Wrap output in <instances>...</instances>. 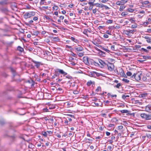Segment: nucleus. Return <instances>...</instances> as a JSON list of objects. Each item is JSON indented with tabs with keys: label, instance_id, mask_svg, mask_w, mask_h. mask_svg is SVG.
I'll list each match as a JSON object with an SVG mask.
<instances>
[{
	"label": "nucleus",
	"instance_id": "nucleus-5",
	"mask_svg": "<svg viewBox=\"0 0 151 151\" xmlns=\"http://www.w3.org/2000/svg\"><path fill=\"white\" fill-rule=\"evenodd\" d=\"M106 66L108 67V69L110 71H112L113 70L114 68V66L113 64L111 63H109L108 64H106Z\"/></svg>",
	"mask_w": 151,
	"mask_h": 151
},
{
	"label": "nucleus",
	"instance_id": "nucleus-3",
	"mask_svg": "<svg viewBox=\"0 0 151 151\" xmlns=\"http://www.w3.org/2000/svg\"><path fill=\"white\" fill-rule=\"evenodd\" d=\"M140 116L145 120L151 119V115L150 114H147L144 113H142L140 114Z\"/></svg>",
	"mask_w": 151,
	"mask_h": 151
},
{
	"label": "nucleus",
	"instance_id": "nucleus-53",
	"mask_svg": "<svg viewBox=\"0 0 151 151\" xmlns=\"http://www.w3.org/2000/svg\"><path fill=\"white\" fill-rule=\"evenodd\" d=\"M121 85L120 83H119L117 84L116 86V87L117 88H119V87L121 86Z\"/></svg>",
	"mask_w": 151,
	"mask_h": 151
},
{
	"label": "nucleus",
	"instance_id": "nucleus-51",
	"mask_svg": "<svg viewBox=\"0 0 151 151\" xmlns=\"http://www.w3.org/2000/svg\"><path fill=\"white\" fill-rule=\"evenodd\" d=\"M135 101V104L139 103V105H141L142 104V103L141 102H140L139 100H136Z\"/></svg>",
	"mask_w": 151,
	"mask_h": 151
},
{
	"label": "nucleus",
	"instance_id": "nucleus-8",
	"mask_svg": "<svg viewBox=\"0 0 151 151\" xmlns=\"http://www.w3.org/2000/svg\"><path fill=\"white\" fill-rule=\"evenodd\" d=\"M120 111L122 113H127V114H129L130 115H134V113H129L130 111H129L127 110H121Z\"/></svg>",
	"mask_w": 151,
	"mask_h": 151
},
{
	"label": "nucleus",
	"instance_id": "nucleus-18",
	"mask_svg": "<svg viewBox=\"0 0 151 151\" xmlns=\"http://www.w3.org/2000/svg\"><path fill=\"white\" fill-rule=\"evenodd\" d=\"M95 72L93 71L92 72H90L89 73V75L91 77H95Z\"/></svg>",
	"mask_w": 151,
	"mask_h": 151
},
{
	"label": "nucleus",
	"instance_id": "nucleus-37",
	"mask_svg": "<svg viewBox=\"0 0 151 151\" xmlns=\"http://www.w3.org/2000/svg\"><path fill=\"white\" fill-rule=\"evenodd\" d=\"M107 95L108 96H111L112 97H116V95L115 94V95H111V94H110V93H108L107 94Z\"/></svg>",
	"mask_w": 151,
	"mask_h": 151
},
{
	"label": "nucleus",
	"instance_id": "nucleus-46",
	"mask_svg": "<svg viewBox=\"0 0 151 151\" xmlns=\"http://www.w3.org/2000/svg\"><path fill=\"white\" fill-rule=\"evenodd\" d=\"M101 89V87L100 86H98L97 88L96 89V91L98 92Z\"/></svg>",
	"mask_w": 151,
	"mask_h": 151
},
{
	"label": "nucleus",
	"instance_id": "nucleus-9",
	"mask_svg": "<svg viewBox=\"0 0 151 151\" xmlns=\"http://www.w3.org/2000/svg\"><path fill=\"white\" fill-rule=\"evenodd\" d=\"M98 61H99V63L101 64V66H100L101 67L103 68L106 65V63L105 62H104V61H103L102 60L99 59L98 60Z\"/></svg>",
	"mask_w": 151,
	"mask_h": 151
},
{
	"label": "nucleus",
	"instance_id": "nucleus-58",
	"mask_svg": "<svg viewBox=\"0 0 151 151\" xmlns=\"http://www.w3.org/2000/svg\"><path fill=\"white\" fill-rule=\"evenodd\" d=\"M103 37L105 38H108L109 36L108 35H107V34H104L103 35Z\"/></svg>",
	"mask_w": 151,
	"mask_h": 151
},
{
	"label": "nucleus",
	"instance_id": "nucleus-29",
	"mask_svg": "<svg viewBox=\"0 0 151 151\" xmlns=\"http://www.w3.org/2000/svg\"><path fill=\"white\" fill-rule=\"evenodd\" d=\"M94 6H96V7L101 8V4L99 3H95L94 4Z\"/></svg>",
	"mask_w": 151,
	"mask_h": 151
},
{
	"label": "nucleus",
	"instance_id": "nucleus-45",
	"mask_svg": "<svg viewBox=\"0 0 151 151\" xmlns=\"http://www.w3.org/2000/svg\"><path fill=\"white\" fill-rule=\"evenodd\" d=\"M127 75L128 76H130L132 75V73L131 72L129 71L127 72L126 73Z\"/></svg>",
	"mask_w": 151,
	"mask_h": 151
},
{
	"label": "nucleus",
	"instance_id": "nucleus-32",
	"mask_svg": "<svg viewBox=\"0 0 151 151\" xmlns=\"http://www.w3.org/2000/svg\"><path fill=\"white\" fill-rule=\"evenodd\" d=\"M113 21L111 19L108 20L106 22L107 24H111L112 23Z\"/></svg>",
	"mask_w": 151,
	"mask_h": 151
},
{
	"label": "nucleus",
	"instance_id": "nucleus-17",
	"mask_svg": "<svg viewBox=\"0 0 151 151\" xmlns=\"http://www.w3.org/2000/svg\"><path fill=\"white\" fill-rule=\"evenodd\" d=\"M52 41L58 42L60 40V39L58 37H52Z\"/></svg>",
	"mask_w": 151,
	"mask_h": 151
},
{
	"label": "nucleus",
	"instance_id": "nucleus-6",
	"mask_svg": "<svg viewBox=\"0 0 151 151\" xmlns=\"http://www.w3.org/2000/svg\"><path fill=\"white\" fill-rule=\"evenodd\" d=\"M31 60L32 62L35 64V65L37 68H38L40 67L41 64V62L36 61L33 59H32Z\"/></svg>",
	"mask_w": 151,
	"mask_h": 151
},
{
	"label": "nucleus",
	"instance_id": "nucleus-52",
	"mask_svg": "<svg viewBox=\"0 0 151 151\" xmlns=\"http://www.w3.org/2000/svg\"><path fill=\"white\" fill-rule=\"evenodd\" d=\"M116 4L117 5H120L122 4V3L120 2V1H117L116 3Z\"/></svg>",
	"mask_w": 151,
	"mask_h": 151
},
{
	"label": "nucleus",
	"instance_id": "nucleus-14",
	"mask_svg": "<svg viewBox=\"0 0 151 151\" xmlns=\"http://www.w3.org/2000/svg\"><path fill=\"white\" fill-rule=\"evenodd\" d=\"M139 50L140 51L143 52H145L147 53H148L149 52V50H147V49H146L145 48H142L141 49H140Z\"/></svg>",
	"mask_w": 151,
	"mask_h": 151
},
{
	"label": "nucleus",
	"instance_id": "nucleus-31",
	"mask_svg": "<svg viewBox=\"0 0 151 151\" xmlns=\"http://www.w3.org/2000/svg\"><path fill=\"white\" fill-rule=\"evenodd\" d=\"M122 81L127 83H128L129 81L128 80L125 78H123Z\"/></svg>",
	"mask_w": 151,
	"mask_h": 151
},
{
	"label": "nucleus",
	"instance_id": "nucleus-25",
	"mask_svg": "<svg viewBox=\"0 0 151 151\" xmlns=\"http://www.w3.org/2000/svg\"><path fill=\"white\" fill-rule=\"evenodd\" d=\"M84 52H77V54L79 57H82L84 55Z\"/></svg>",
	"mask_w": 151,
	"mask_h": 151
},
{
	"label": "nucleus",
	"instance_id": "nucleus-21",
	"mask_svg": "<svg viewBox=\"0 0 151 151\" xmlns=\"http://www.w3.org/2000/svg\"><path fill=\"white\" fill-rule=\"evenodd\" d=\"M94 82H92L91 81H88L87 83V85L88 86H90L92 84H94Z\"/></svg>",
	"mask_w": 151,
	"mask_h": 151
},
{
	"label": "nucleus",
	"instance_id": "nucleus-44",
	"mask_svg": "<svg viewBox=\"0 0 151 151\" xmlns=\"http://www.w3.org/2000/svg\"><path fill=\"white\" fill-rule=\"evenodd\" d=\"M128 14L127 12H123L121 14V15L122 16H124Z\"/></svg>",
	"mask_w": 151,
	"mask_h": 151
},
{
	"label": "nucleus",
	"instance_id": "nucleus-43",
	"mask_svg": "<svg viewBox=\"0 0 151 151\" xmlns=\"http://www.w3.org/2000/svg\"><path fill=\"white\" fill-rule=\"evenodd\" d=\"M95 76L99 77L101 75V74L95 72Z\"/></svg>",
	"mask_w": 151,
	"mask_h": 151
},
{
	"label": "nucleus",
	"instance_id": "nucleus-26",
	"mask_svg": "<svg viewBox=\"0 0 151 151\" xmlns=\"http://www.w3.org/2000/svg\"><path fill=\"white\" fill-rule=\"evenodd\" d=\"M128 30L130 35L131 34H133L134 32L136 31V30L134 29Z\"/></svg>",
	"mask_w": 151,
	"mask_h": 151
},
{
	"label": "nucleus",
	"instance_id": "nucleus-23",
	"mask_svg": "<svg viewBox=\"0 0 151 151\" xmlns=\"http://www.w3.org/2000/svg\"><path fill=\"white\" fill-rule=\"evenodd\" d=\"M126 7V6H121L120 7V8L119 9V10L121 11V12H122L123 11V9L125 8Z\"/></svg>",
	"mask_w": 151,
	"mask_h": 151
},
{
	"label": "nucleus",
	"instance_id": "nucleus-22",
	"mask_svg": "<svg viewBox=\"0 0 151 151\" xmlns=\"http://www.w3.org/2000/svg\"><path fill=\"white\" fill-rule=\"evenodd\" d=\"M141 4L142 5L145 4V5H147L149 4L150 2L148 1H143L141 3Z\"/></svg>",
	"mask_w": 151,
	"mask_h": 151
},
{
	"label": "nucleus",
	"instance_id": "nucleus-11",
	"mask_svg": "<svg viewBox=\"0 0 151 151\" xmlns=\"http://www.w3.org/2000/svg\"><path fill=\"white\" fill-rule=\"evenodd\" d=\"M145 111L147 112H149L151 110V104H149L145 107Z\"/></svg>",
	"mask_w": 151,
	"mask_h": 151
},
{
	"label": "nucleus",
	"instance_id": "nucleus-48",
	"mask_svg": "<svg viewBox=\"0 0 151 151\" xmlns=\"http://www.w3.org/2000/svg\"><path fill=\"white\" fill-rule=\"evenodd\" d=\"M137 27V24H133L132 25L131 27L132 28H136Z\"/></svg>",
	"mask_w": 151,
	"mask_h": 151
},
{
	"label": "nucleus",
	"instance_id": "nucleus-57",
	"mask_svg": "<svg viewBox=\"0 0 151 151\" xmlns=\"http://www.w3.org/2000/svg\"><path fill=\"white\" fill-rule=\"evenodd\" d=\"M111 49L113 50H114V45H112L111 47Z\"/></svg>",
	"mask_w": 151,
	"mask_h": 151
},
{
	"label": "nucleus",
	"instance_id": "nucleus-4",
	"mask_svg": "<svg viewBox=\"0 0 151 151\" xmlns=\"http://www.w3.org/2000/svg\"><path fill=\"white\" fill-rule=\"evenodd\" d=\"M35 13L34 12H30L25 13L24 15V17L25 19L30 18L32 16H34L35 15Z\"/></svg>",
	"mask_w": 151,
	"mask_h": 151
},
{
	"label": "nucleus",
	"instance_id": "nucleus-42",
	"mask_svg": "<svg viewBox=\"0 0 151 151\" xmlns=\"http://www.w3.org/2000/svg\"><path fill=\"white\" fill-rule=\"evenodd\" d=\"M145 135H146V137L148 138L149 139L151 138V134H149L146 133Z\"/></svg>",
	"mask_w": 151,
	"mask_h": 151
},
{
	"label": "nucleus",
	"instance_id": "nucleus-41",
	"mask_svg": "<svg viewBox=\"0 0 151 151\" xmlns=\"http://www.w3.org/2000/svg\"><path fill=\"white\" fill-rule=\"evenodd\" d=\"M47 132H42V134L44 136L46 137L47 136Z\"/></svg>",
	"mask_w": 151,
	"mask_h": 151
},
{
	"label": "nucleus",
	"instance_id": "nucleus-28",
	"mask_svg": "<svg viewBox=\"0 0 151 151\" xmlns=\"http://www.w3.org/2000/svg\"><path fill=\"white\" fill-rule=\"evenodd\" d=\"M129 97V95H123L122 96V98L124 99H125L127 97Z\"/></svg>",
	"mask_w": 151,
	"mask_h": 151
},
{
	"label": "nucleus",
	"instance_id": "nucleus-56",
	"mask_svg": "<svg viewBox=\"0 0 151 151\" xmlns=\"http://www.w3.org/2000/svg\"><path fill=\"white\" fill-rule=\"evenodd\" d=\"M129 21H131L132 23H134L135 21L133 20V19L132 18H131L130 19Z\"/></svg>",
	"mask_w": 151,
	"mask_h": 151
},
{
	"label": "nucleus",
	"instance_id": "nucleus-24",
	"mask_svg": "<svg viewBox=\"0 0 151 151\" xmlns=\"http://www.w3.org/2000/svg\"><path fill=\"white\" fill-rule=\"evenodd\" d=\"M16 137L14 135H12L10 136V138L12 140V141H14Z\"/></svg>",
	"mask_w": 151,
	"mask_h": 151
},
{
	"label": "nucleus",
	"instance_id": "nucleus-30",
	"mask_svg": "<svg viewBox=\"0 0 151 151\" xmlns=\"http://www.w3.org/2000/svg\"><path fill=\"white\" fill-rule=\"evenodd\" d=\"M124 33L126 35H127L128 36L130 35L128 30H124Z\"/></svg>",
	"mask_w": 151,
	"mask_h": 151
},
{
	"label": "nucleus",
	"instance_id": "nucleus-61",
	"mask_svg": "<svg viewBox=\"0 0 151 151\" xmlns=\"http://www.w3.org/2000/svg\"><path fill=\"white\" fill-rule=\"evenodd\" d=\"M2 75L3 76L5 77H6L7 76V75L5 73H3Z\"/></svg>",
	"mask_w": 151,
	"mask_h": 151
},
{
	"label": "nucleus",
	"instance_id": "nucleus-10",
	"mask_svg": "<svg viewBox=\"0 0 151 151\" xmlns=\"http://www.w3.org/2000/svg\"><path fill=\"white\" fill-rule=\"evenodd\" d=\"M74 49L77 51L78 52L79 51H81L83 50V48L81 46H79V47H77V46H76L75 47Z\"/></svg>",
	"mask_w": 151,
	"mask_h": 151
},
{
	"label": "nucleus",
	"instance_id": "nucleus-47",
	"mask_svg": "<svg viewBox=\"0 0 151 151\" xmlns=\"http://www.w3.org/2000/svg\"><path fill=\"white\" fill-rule=\"evenodd\" d=\"M147 78L145 76H143L142 77V79L143 81H145L147 80Z\"/></svg>",
	"mask_w": 151,
	"mask_h": 151
},
{
	"label": "nucleus",
	"instance_id": "nucleus-54",
	"mask_svg": "<svg viewBox=\"0 0 151 151\" xmlns=\"http://www.w3.org/2000/svg\"><path fill=\"white\" fill-rule=\"evenodd\" d=\"M123 128V126L122 125L119 126L118 127V129L119 130H121Z\"/></svg>",
	"mask_w": 151,
	"mask_h": 151
},
{
	"label": "nucleus",
	"instance_id": "nucleus-27",
	"mask_svg": "<svg viewBox=\"0 0 151 151\" xmlns=\"http://www.w3.org/2000/svg\"><path fill=\"white\" fill-rule=\"evenodd\" d=\"M17 50L21 52H22L24 50L20 46H18L17 47Z\"/></svg>",
	"mask_w": 151,
	"mask_h": 151
},
{
	"label": "nucleus",
	"instance_id": "nucleus-40",
	"mask_svg": "<svg viewBox=\"0 0 151 151\" xmlns=\"http://www.w3.org/2000/svg\"><path fill=\"white\" fill-rule=\"evenodd\" d=\"M33 22V21L32 20H31L30 21H29L28 23H25V24H26L27 25L29 26V24H31Z\"/></svg>",
	"mask_w": 151,
	"mask_h": 151
},
{
	"label": "nucleus",
	"instance_id": "nucleus-7",
	"mask_svg": "<svg viewBox=\"0 0 151 151\" xmlns=\"http://www.w3.org/2000/svg\"><path fill=\"white\" fill-rule=\"evenodd\" d=\"M135 80L137 81H139L140 80L141 78V73H137L135 74Z\"/></svg>",
	"mask_w": 151,
	"mask_h": 151
},
{
	"label": "nucleus",
	"instance_id": "nucleus-19",
	"mask_svg": "<svg viewBox=\"0 0 151 151\" xmlns=\"http://www.w3.org/2000/svg\"><path fill=\"white\" fill-rule=\"evenodd\" d=\"M31 33L32 35H37L39 34V32L38 31H33V32H31Z\"/></svg>",
	"mask_w": 151,
	"mask_h": 151
},
{
	"label": "nucleus",
	"instance_id": "nucleus-36",
	"mask_svg": "<svg viewBox=\"0 0 151 151\" xmlns=\"http://www.w3.org/2000/svg\"><path fill=\"white\" fill-rule=\"evenodd\" d=\"M93 64L96 66H99V64L98 63H97L95 61H93Z\"/></svg>",
	"mask_w": 151,
	"mask_h": 151
},
{
	"label": "nucleus",
	"instance_id": "nucleus-12",
	"mask_svg": "<svg viewBox=\"0 0 151 151\" xmlns=\"http://www.w3.org/2000/svg\"><path fill=\"white\" fill-rule=\"evenodd\" d=\"M1 12L5 14H7L8 12V10L7 8L5 7H3L1 9Z\"/></svg>",
	"mask_w": 151,
	"mask_h": 151
},
{
	"label": "nucleus",
	"instance_id": "nucleus-49",
	"mask_svg": "<svg viewBox=\"0 0 151 151\" xmlns=\"http://www.w3.org/2000/svg\"><path fill=\"white\" fill-rule=\"evenodd\" d=\"M109 29H115L116 28V27H114V26H111L109 27Z\"/></svg>",
	"mask_w": 151,
	"mask_h": 151
},
{
	"label": "nucleus",
	"instance_id": "nucleus-35",
	"mask_svg": "<svg viewBox=\"0 0 151 151\" xmlns=\"http://www.w3.org/2000/svg\"><path fill=\"white\" fill-rule=\"evenodd\" d=\"M144 59H148L150 58V56L148 55H144L142 56Z\"/></svg>",
	"mask_w": 151,
	"mask_h": 151
},
{
	"label": "nucleus",
	"instance_id": "nucleus-13",
	"mask_svg": "<svg viewBox=\"0 0 151 151\" xmlns=\"http://www.w3.org/2000/svg\"><path fill=\"white\" fill-rule=\"evenodd\" d=\"M83 61L84 63L87 65H88V64H89V63L90 61V60H88V57L86 58H84V59L83 60Z\"/></svg>",
	"mask_w": 151,
	"mask_h": 151
},
{
	"label": "nucleus",
	"instance_id": "nucleus-2",
	"mask_svg": "<svg viewBox=\"0 0 151 151\" xmlns=\"http://www.w3.org/2000/svg\"><path fill=\"white\" fill-rule=\"evenodd\" d=\"M58 72L63 75L64 76L66 75L67 74V73L64 72L63 70L57 69L55 71L54 75L52 76V78L53 79L55 78L56 77L58 76L59 75V73H58Z\"/></svg>",
	"mask_w": 151,
	"mask_h": 151
},
{
	"label": "nucleus",
	"instance_id": "nucleus-62",
	"mask_svg": "<svg viewBox=\"0 0 151 151\" xmlns=\"http://www.w3.org/2000/svg\"><path fill=\"white\" fill-rule=\"evenodd\" d=\"M136 49L139 48L141 47V46L139 45H136L135 46Z\"/></svg>",
	"mask_w": 151,
	"mask_h": 151
},
{
	"label": "nucleus",
	"instance_id": "nucleus-59",
	"mask_svg": "<svg viewBox=\"0 0 151 151\" xmlns=\"http://www.w3.org/2000/svg\"><path fill=\"white\" fill-rule=\"evenodd\" d=\"M97 11V9L95 8L94 9H93V14H95Z\"/></svg>",
	"mask_w": 151,
	"mask_h": 151
},
{
	"label": "nucleus",
	"instance_id": "nucleus-60",
	"mask_svg": "<svg viewBox=\"0 0 151 151\" xmlns=\"http://www.w3.org/2000/svg\"><path fill=\"white\" fill-rule=\"evenodd\" d=\"M114 124H110L109 125V127H114Z\"/></svg>",
	"mask_w": 151,
	"mask_h": 151
},
{
	"label": "nucleus",
	"instance_id": "nucleus-63",
	"mask_svg": "<svg viewBox=\"0 0 151 151\" xmlns=\"http://www.w3.org/2000/svg\"><path fill=\"white\" fill-rule=\"evenodd\" d=\"M106 114L105 113H104V114H101V116L102 117H106Z\"/></svg>",
	"mask_w": 151,
	"mask_h": 151
},
{
	"label": "nucleus",
	"instance_id": "nucleus-39",
	"mask_svg": "<svg viewBox=\"0 0 151 151\" xmlns=\"http://www.w3.org/2000/svg\"><path fill=\"white\" fill-rule=\"evenodd\" d=\"M58 8V6H54L52 7L53 10H57Z\"/></svg>",
	"mask_w": 151,
	"mask_h": 151
},
{
	"label": "nucleus",
	"instance_id": "nucleus-15",
	"mask_svg": "<svg viewBox=\"0 0 151 151\" xmlns=\"http://www.w3.org/2000/svg\"><path fill=\"white\" fill-rule=\"evenodd\" d=\"M101 8H102L103 9H104L106 10L109 9H110L107 6L103 4H101Z\"/></svg>",
	"mask_w": 151,
	"mask_h": 151
},
{
	"label": "nucleus",
	"instance_id": "nucleus-64",
	"mask_svg": "<svg viewBox=\"0 0 151 151\" xmlns=\"http://www.w3.org/2000/svg\"><path fill=\"white\" fill-rule=\"evenodd\" d=\"M147 32H151V29H148L147 30Z\"/></svg>",
	"mask_w": 151,
	"mask_h": 151
},
{
	"label": "nucleus",
	"instance_id": "nucleus-50",
	"mask_svg": "<svg viewBox=\"0 0 151 151\" xmlns=\"http://www.w3.org/2000/svg\"><path fill=\"white\" fill-rule=\"evenodd\" d=\"M131 78L133 80L134 79H135V80L136 78V75L135 73H134L133 75H132L131 76Z\"/></svg>",
	"mask_w": 151,
	"mask_h": 151
},
{
	"label": "nucleus",
	"instance_id": "nucleus-33",
	"mask_svg": "<svg viewBox=\"0 0 151 151\" xmlns=\"http://www.w3.org/2000/svg\"><path fill=\"white\" fill-rule=\"evenodd\" d=\"M128 1V0H121L120 1V2L122 3V4H125Z\"/></svg>",
	"mask_w": 151,
	"mask_h": 151
},
{
	"label": "nucleus",
	"instance_id": "nucleus-34",
	"mask_svg": "<svg viewBox=\"0 0 151 151\" xmlns=\"http://www.w3.org/2000/svg\"><path fill=\"white\" fill-rule=\"evenodd\" d=\"M102 49L103 50H104L105 51L108 52H110V51L108 50L106 48H105V47H103L102 48Z\"/></svg>",
	"mask_w": 151,
	"mask_h": 151
},
{
	"label": "nucleus",
	"instance_id": "nucleus-55",
	"mask_svg": "<svg viewBox=\"0 0 151 151\" xmlns=\"http://www.w3.org/2000/svg\"><path fill=\"white\" fill-rule=\"evenodd\" d=\"M145 95L144 94H141L139 95V97H142L143 98L144 97H145Z\"/></svg>",
	"mask_w": 151,
	"mask_h": 151
},
{
	"label": "nucleus",
	"instance_id": "nucleus-38",
	"mask_svg": "<svg viewBox=\"0 0 151 151\" xmlns=\"http://www.w3.org/2000/svg\"><path fill=\"white\" fill-rule=\"evenodd\" d=\"M127 11L130 12H132L134 11V9H132L129 8L127 9Z\"/></svg>",
	"mask_w": 151,
	"mask_h": 151
},
{
	"label": "nucleus",
	"instance_id": "nucleus-20",
	"mask_svg": "<svg viewBox=\"0 0 151 151\" xmlns=\"http://www.w3.org/2000/svg\"><path fill=\"white\" fill-rule=\"evenodd\" d=\"M145 38L146 39V41L148 43H151V38L147 36L145 37Z\"/></svg>",
	"mask_w": 151,
	"mask_h": 151
},
{
	"label": "nucleus",
	"instance_id": "nucleus-16",
	"mask_svg": "<svg viewBox=\"0 0 151 151\" xmlns=\"http://www.w3.org/2000/svg\"><path fill=\"white\" fill-rule=\"evenodd\" d=\"M95 0H90L89 1L88 3L90 5L94 6L95 4H94V2H95Z\"/></svg>",
	"mask_w": 151,
	"mask_h": 151
},
{
	"label": "nucleus",
	"instance_id": "nucleus-1",
	"mask_svg": "<svg viewBox=\"0 0 151 151\" xmlns=\"http://www.w3.org/2000/svg\"><path fill=\"white\" fill-rule=\"evenodd\" d=\"M10 71L13 74V78L14 80L17 82L20 81V76L19 75L17 74L16 73L15 69L11 67L10 68Z\"/></svg>",
	"mask_w": 151,
	"mask_h": 151
}]
</instances>
